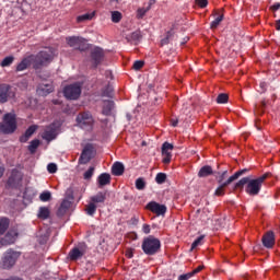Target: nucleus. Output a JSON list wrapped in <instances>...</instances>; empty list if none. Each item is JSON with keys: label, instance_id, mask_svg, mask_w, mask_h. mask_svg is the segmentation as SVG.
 <instances>
[{"label": "nucleus", "instance_id": "nucleus-1", "mask_svg": "<svg viewBox=\"0 0 280 280\" xmlns=\"http://www.w3.org/2000/svg\"><path fill=\"white\" fill-rule=\"evenodd\" d=\"M272 176V173H265L261 176L257 178H253L250 176L241 178L235 184V189H244L248 196H259V192L261 191V187H264V183H266L267 178H270Z\"/></svg>", "mask_w": 280, "mask_h": 280}, {"label": "nucleus", "instance_id": "nucleus-2", "mask_svg": "<svg viewBox=\"0 0 280 280\" xmlns=\"http://www.w3.org/2000/svg\"><path fill=\"white\" fill-rule=\"evenodd\" d=\"M142 250L144 255H156L161 250V241L153 235L145 237L142 242Z\"/></svg>", "mask_w": 280, "mask_h": 280}, {"label": "nucleus", "instance_id": "nucleus-3", "mask_svg": "<svg viewBox=\"0 0 280 280\" xmlns=\"http://www.w3.org/2000/svg\"><path fill=\"white\" fill-rule=\"evenodd\" d=\"M54 60V52L51 50H42L37 55H33V67L40 69L46 65H49Z\"/></svg>", "mask_w": 280, "mask_h": 280}, {"label": "nucleus", "instance_id": "nucleus-4", "mask_svg": "<svg viewBox=\"0 0 280 280\" xmlns=\"http://www.w3.org/2000/svg\"><path fill=\"white\" fill-rule=\"evenodd\" d=\"M16 131V116L14 114H5L3 122H0V132L2 135H13Z\"/></svg>", "mask_w": 280, "mask_h": 280}, {"label": "nucleus", "instance_id": "nucleus-5", "mask_svg": "<svg viewBox=\"0 0 280 280\" xmlns=\"http://www.w3.org/2000/svg\"><path fill=\"white\" fill-rule=\"evenodd\" d=\"M80 95H82V83L80 82L66 85L63 89V97L66 100H80Z\"/></svg>", "mask_w": 280, "mask_h": 280}, {"label": "nucleus", "instance_id": "nucleus-6", "mask_svg": "<svg viewBox=\"0 0 280 280\" xmlns=\"http://www.w3.org/2000/svg\"><path fill=\"white\" fill-rule=\"evenodd\" d=\"M77 124L83 130H93V124H95V120L93 119V115H91V113L84 112L77 116Z\"/></svg>", "mask_w": 280, "mask_h": 280}, {"label": "nucleus", "instance_id": "nucleus-7", "mask_svg": "<svg viewBox=\"0 0 280 280\" xmlns=\"http://www.w3.org/2000/svg\"><path fill=\"white\" fill-rule=\"evenodd\" d=\"M94 153L95 148L93 147V144H85L78 161L79 165H86V163H89L93 159Z\"/></svg>", "mask_w": 280, "mask_h": 280}, {"label": "nucleus", "instance_id": "nucleus-8", "mask_svg": "<svg viewBox=\"0 0 280 280\" xmlns=\"http://www.w3.org/2000/svg\"><path fill=\"white\" fill-rule=\"evenodd\" d=\"M16 259H19V253L8 250L2 258V268L9 270V268H12L16 264Z\"/></svg>", "mask_w": 280, "mask_h": 280}, {"label": "nucleus", "instance_id": "nucleus-9", "mask_svg": "<svg viewBox=\"0 0 280 280\" xmlns=\"http://www.w3.org/2000/svg\"><path fill=\"white\" fill-rule=\"evenodd\" d=\"M145 209H148V211H151V213H155V215H165V213H167V207L156 201L149 202L145 206Z\"/></svg>", "mask_w": 280, "mask_h": 280}, {"label": "nucleus", "instance_id": "nucleus-10", "mask_svg": "<svg viewBox=\"0 0 280 280\" xmlns=\"http://www.w3.org/2000/svg\"><path fill=\"white\" fill-rule=\"evenodd\" d=\"M9 97H14L12 86L5 83L0 84V104H5Z\"/></svg>", "mask_w": 280, "mask_h": 280}, {"label": "nucleus", "instance_id": "nucleus-11", "mask_svg": "<svg viewBox=\"0 0 280 280\" xmlns=\"http://www.w3.org/2000/svg\"><path fill=\"white\" fill-rule=\"evenodd\" d=\"M67 44L69 47H73V49H78L82 51L84 49V38L80 36H70L66 38Z\"/></svg>", "mask_w": 280, "mask_h": 280}, {"label": "nucleus", "instance_id": "nucleus-12", "mask_svg": "<svg viewBox=\"0 0 280 280\" xmlns=\"http://www.w3.org/2000/svg\"><path fill=\"white\" fill-rule=\"evenodd\" d=\"M58 137V128H56V126L54 124H51L50 126H48L42 138L45 140V141H48V143L50 141H54V139H56Z\"/></svg>", "mask_w": 280, "mask_h": 280}, {"label": "nucleus", "instance_id": "nucleus-13", "mask_svg": "<svg viewBox=\"0 0 280 280\" xmlns=\"http://www.w3.org/2000/svg\"><path fill=\"white\" fill-rule=\"evenodd\" d=\"M19 183H21V175L16 170H13L7 180V187L8 189H16V187H19Z\"/></svg>", "mask_w": 280, "mask_h": 280}, {"label": "nucleus", "instance_id": "nucleus-14", "mask_svg": "<svg viewBox=\"0 0 280 280\" xmlns=\"http://www.w3.org/2000/svg\"><path fill=\"white\" fill-rule=\"evenodd\" d=\"M84 255H86V249L83 247H73L68 254V258L70 261H78V259H82Z\"/></svg>", "mask_w": 280, "mask_h": 280}, {"label": "nucleus", "instance_id": "nucleus-15", "mask_svg": "<svg viewBox=\"0 0 280 280\" xmlns=\"http://www.w3.org/2000/svg\"><path fill=\"white\" fill-rule=\"evenodd\" d=\"M91 59L95 68L98 65H102V60H104V50L102 48H94L91 52Z\"/></svg>", "mask_w": 280, "mask_h": 280}, {"label": "nucleus", "instance_id": "nucleus-16", "mask_svg": "<svg viewBox=\"0 0 280 280\" xmlns=\"http://www.w3.org/2000/svg\"><path fill=\"white\" fill-rule=\"evenodd\" d=\"M34 55L27 56L21 60L20 63H18L15 71H25L26 69H30L32 65H34Z\"/></svg>", "mask_w": 280, "mask_h": 280}, {"label": "nucleus", "instance_id": "nucleus-17", "mask_svg": "<svg viewBox=\"0 0 280 280\" xmlns=\"http://www.w3.org/2000/svg\"><path fill=\"white\" fill-rule=\"evenodd\" d=\"M38 130V126L37 125H32L30 126L24 135H22L20 137V143H27L30 141V139H32V136L34 135V132H36Z\"/></svg>", "mask_w": 280, "mask_h": 280}, {"label": "nucleus", "instance_id": "nucleus-18", "mask_svg": "<svg viewBox=\"0 0 280 280\" xmlns=\"http://www.w3.org/2000/svg\"><path fill=\"white\" fill-rule=\"evenodd\" d=\"M72 202H73L72 195L63 199L58 209V215H65V213H67V211H69V209L71 208Z\"/></svg>", "mask_w": 280, "mask_h": 280}, {"label": "nucleus", "instance_id": "nucleus-19", "mask_svg": "<svg viewBox=\"0 0 280 280\" xmlns=\"http://www.w3.org/2000/svg\"><path fill=\"white\" fill-rule=\"evenodd\" d=\"M224 9L214 11V16H217L211 23H210V28L211 30H218L222 21H224Z\"/></svg>", "mask_w": 280, "mask_h": 280}, {"label": "nucleus", "instance_id": "nucleus-20", "mask_svg": "<svg viewBox=\"0 0 280 280\" xmlns=\"http://www.w3.org/2000/svg\"><path fill=\"white\" fill-rule=\"evenodd\" d=\"M262 246H265V248H272V246H275V232L268 231L262 236Z\"/></svg>", "mask_w": 280, "mask_h": 280}, {"label": "nucleus", "instance_id": "nucleus-21", "mask_svg": "<svg viewBox=\"0 0 280 280\" xmlns=\"http://www.w3.org/2000/svg\"><path fill=\"white\" fill-rule=\"evenodd\" d=\"M37 93L38 95H42V97H46L49 93H54V85H51V83H42L37 86Z\"/></svg>", "mask_w": 280, "mask_h": 280}, {"label": "nucleus", "instance_id": "nucleus-22", "mask_svg": "<svg viewBox=\"0 0 280 280\" xmlns=\"http://www.w3.org/2000/svg\"><path fill=\"white\" fill-rule=\"evenodd\" d=\"M114 108H115L114 101H104L102 114L105 115L106 117H110V115H113Z\"/></svg>", "mask_w": 280, "mask_h": 280}, {"label": "nucleus", "instance_id": "nucleus-23", "mask_svg": "<svg viewBox=\"0 0 280 280\" xmlns=\"http://www.w3.org/2000/svg\"><path fill=\"white\" fill-rule=\"evenodd\" d=\"M124 172H126V167L121 162H115L112 166L113 176H122Z\"/></svg>", "mask_w": 280, "mask_h": 280}, {"label": "nucleus", "instance_id": "nucleus-24", "mask_svg": "<svg viewBox=\"0 0 280 280\" xmlns=\"http://www.w3.org/2000/svg\"><path fill=\"white\" fill-rule=\"evenodd\" d=\"M98 187H106V185H110V174L103 173L97 177Z\"/></svg>", "mask_w": 280, "mask_h": 280}, {"label": "nucleus", "instance_id": "nucleus-25", "mask_svg": "<svg viewBox=\"0 0 280 280\" xmlns=\"http://www.w3.org/2000/svg\"><path fill=\"white\" fill-rule=\"evenodd\" d=\"M141 38H143V35H141V31H135L130 35L127 36V40L129 43H141Z\"/></svg>", "mask_w": 280, "mask_h": 280}, {"label": "nucleus", "instance_id": "nucleus-26", "mask_svg": "<svg viewBox=\"0 0 280 280\" xmlns=\"http://www.w3.org/2000/svg\"><path fill=\"white\" fill-rule=\"evenodd\" d=\"M212 174H213V168L209 165H205L199 170L198 177L207 178V176H212Z\"/></svg>", "mask_w": 280, "mask_h": 280}, {"label": "nucleus", "instance_id": "nucleus-27", "mask_svg": "<svg viewBox=\"0 0 280 280\" xmlns=\"http://www.w3.org/2000/svg\"><path fill=\"white\" fill-rule=\"evenodd\" d=\"M91 202L94 205H100L106 202V192H97L96 195L91 197Z\"/></svg>", "mask_w": 280, "mask_h": 280}, {"label": "nucleus", "instance_id": "nucleus-28", "mask_svg": "<svg viewBox=\"0 0 280 280\" xmlns=\"http://www.w3.org/2000/svg\"><path fill=\"white\" fill-rule=\"evenodd\" d=\"M50 214L51 211H49V208L40 207L37 213V218H39V220H47Z\"/></svg>", "mask_w": 280, "mask_h": 280}, {"label": "nucleus", "instance_id": "nucleus-29", "mask_svg": "<svg viewBox=\"0 0 280 280\" xmlns=\"http://www.w3.org/2000/svg\"><path fill=\"white\" fill-rule=\"evenodd\" d=\"M10 228V219L3 217L0 219V235H3Z\"/></svg>", "mask_w": 280, "mask_h": 280}, {"label": "nucleus", "instance_id": "nucleus-30", "mask_svg": "<svg viewBox=\"0 0 280 280\" xmlns=\"http://www.w3.org/2000/svg\"><path fill=\"white\" fill-rule=\"evenodd\" d=\"M248 172H250V168H243V170L237 171L235 174H233L232 176L229 177L228 183H233V180H237V178H240V176H244V174H248Z\"/></svg>", "mask_w": 280, "mask_h": 280}, {"label": "nucleus", "instance_id": "nucleus-31", "mask_svg": "<svg viewBox=\"0 0 280 280\" xmlns=\"http://www.w3.org/2000/svg\"><path fill=\"white\" fill-rule=\"evenodd\" d=\"M14 236L12 234L8 233L4 235V237L1 238L0 243L2 246H10V244H14Z\"/></svg>", "mask_w": 280, "mask_h": 280}, {"label": "nucleus", "instance_id": "nucleus-32", "mask_svg": "<svg viewBox=\"0 0 280 280\" xmlns=\"http://www.w3.org/2000/svg\"><path fill=\"white\" fill-rule=\"evenodd\" d=\"M96 211H97V206L92 201L85 208L86 214L91 217H94Z\"/></svg>", "mask_w": 280, "mask_h": 280}, {"label": "nucleus", "instance_id": "nucleus-33", "mask_svg": "<svg viewBox=\"0 0 280 280\" xmlns=\"http://www.w3.org/2000/svg\"><path fill=\"white\" fill-rule=\"evenodd\" d=\"M39 145H40V140H38V139L32 140L28 145V152H31V154H34L36 152V150H38Z\"/></svg>", "mask_w": 280, "mask_h": 280}, {"label": "nucleus", "instance_id": "nucleus-34", "mask_svg": "<svg viewBox=\"0 0 280 280\" xmlns=\"http://www.w3.org/2000/svg\"><path fill=\"white\" fill-rule=\"evenodd\" d=\"M229 185H231V183H229V178L226 182H224L223 184H220V186L215 189V196H224V188L229 187Z\"/></svg>", "mask_w": 280, "mask_h": 280}, {"label": "nucleus", "instance_id": "nucleus-35", "mask_svg": "<svg viewBox=\"0 0 280 280\" xmlns=\"http://www.w3.org/2000/svg\"><path fill=\"white\" fill-rule=\"evenodd\" d=\"M162 155L164 156L163 158V163L165 165L172 163V152L171 151H167V150H162Z\"/></svg>", "mask_w": 280, "mask_h": 280}, {"label": "nucleus", "instance_id": "nucleus-36", "mask_svg": "<svg viewBox=\"0 0 280 280\" xmlns=\"http://www.w3.org/2000/svg\"><path fill=\"white\" fill-rule=\"evenodd\" d=\"M173 37H174V31H168L166 33L165 38L161 40V46L163 47V45H170V40H172Z\"/></svg>", "mask_w": 280, "mask_h": 280}, {"label": "nucleus", "instance_id": "nucleus-37", "mask_svg": "<svg viewBox=\"0 0 280 280\" xmlns=\"http://www.w3.org/2000/svg\"><path fill=\"white\" fill-rule=\"evenodd\" d=\"M136 189H138V191L145 189V179H143V177L136 179Z\"/></svg>", "mask_w": 280, "mask_h": 280}, {"label": "nucleus", "instance_id": "nucleus-38", "mask_svg": "<svg viewBox=\"0 0 280 280\" xmlns=\"http://www.w3.org/2000/svg\"><path fill=\"white\" fill-rule=\"evenodd\" d=\"M102 96L103 97H113V86L108 84L105 86L102 91Z\"/></svg>", "mask_w": 280, "mask_h": 280}, {"label": "nucleus", "instance_id": "nucleus-39", "mask_svg": "<svg viewBox=\"0 0 280 280\" xmlns=\"http://www.w3.org/2000/svg\"><path fill=\"white\" fill-rule=\"evenodd\" d=\"M165 180H167V175L165 173H158L155 176V183H158V185H163V183H165Z\"/></svg>", "mask_w": 280, "mask_h": 280}, {"label": "nucleus", "instance_id": "nucleus-40", "mask_svg": "<svg viewBox=\"0 0 280 280\" xmlns=\"http://www.w3.org/2000/svg\"><path fill=\"white\" fill-rule=\"evenodd\" d=\"M203 240H205V235H200L199 237H197L192 242L190 250H194V249L198 248V246H202V241Z\"/></svg>", "mask_w": 280, "mask_h": 280}, {"label": "nucleus", "instance_id": "nucleus-41", "mask_svg": "<svg viewBox=\"0 0 280 280\" xmlns=\"http://www.w3.org/2000/svg\"><path fill=\"white\" fill-rule=\"evenodd\" d=\"M12 62H14V56H8L0 62V67H10Z\"/></svg>", "mask_w": 280, "mask_h": 280}, {"label": "nucleus", "instance_id": "nucleus-42", "mask_svg": "<svg viewBox=\"0 0 280 280\" xmlns=\"http://www.w3.org/2000/svg\"><path fill=\"white\" fill-rule=\"evenodd\" d=\"M229 102V94L221 93L217 97V104H226Z\"/></svg>", "mask_w": 280, "mask_h": 280}, {"label": "nucleus", "instance_id": "nucleus-43", "mask_svg": "<svg viewBox=\"0 0 280 280\" xmlns=\"http://www.w3.org/2000/svg\"><path fill=\"white\" fill-rule=\"evenodd\" d=\"M122 19L121 12L119 11H113L112 12V22L113 23H119Z\"/></svg>", "mask_w": 280, "mask_h": 280}, {"label": "nucleus", "instance_id": "nucleus-44", "mask_svg": "<svg viewBox=\"0 0 280 280\" xmlns=\"http://www.w3.org/2000/svg\"><path fill=\"white\" fill-rule=\"evenodd\" d=\"M93 174H95V166H90L89 170L84 173L83 178L85 180H90V178H93Z\"/></svg>", "mask_w": 280, "mask_h": 280}, {"label": "nucleus", "instance_id": "nucleus-45", "mask_svg": "<svg viewBox=\"0 0 280 280\" xmlns=\"http://www.w3.org/2000/svg\"><path fill=\"white\" fill-rule=\"evenodd\" d=\"M39 200L42 202H49L51 200V192L50 191H44L39 195Z\"/></svg>", "mask_w": 280, "mask_h": 280}, {"label": "nucleus", "instance_id": "nucleus-46", "mask_svg": "<svg viewBox=\"0 0 280 280\" xmlns=\"http://www.w3.org/2000/svg\"><path fill=\"white\" fill-rule=\"evenodd\" d=\"M91 19H93V14L85 13V14H83V15H79V16L77 18V21H78V23H82V22H84V21H91Z\"/></svg>", "mask_w": 280, "mask_h": 280}, {"label": "nucleus", "instance_id": "nucleus-47", "mask_svg": "<svg viewBox=\"0 0 280 280\" xmlns=\"http://www.w3.org/2000/svg\"><path fill=\"white\" fill-rule=\"evenodd\" d=\"M47 171L49 172V174H56V172H58V165H56L55 163H49L47 165Z\"/></svg>", "mask_w": 280, "mask_h": 280}, {"label": "nucleus", "instance_id": "nucleus-48", "mask_svg": "<svg viewBox=\"0 0 280 280\" xmlns=\"http://www.w3.org/2000/svg\"><path fill=\"white\" fill-rule=\"evenodd\" d=\"M143 65H145V62L142 60H137L133 62L132 69H135V71H139L140 69H143Z\"/></svg>", "mask_w": 280, "mask_h": 280}, {"label": "nucleus", "instance_id": "nucleus-49", "mask_svg": "<svg viewBox=\"0 0 280 280\" xmlns=\"http://www.w3.org/2000/svg\"><path fill=\"white\" fill-rule=\"evenodd\" d=\"M226 174H229V171H223L222 174L218 173V183L219 185H222L224 182V178L226 177Z\"/></svg>", "mask_w": 280, "mask_h": 280}, {"label": "nucleus", "instance_id": "nucleus-50", "mask_svg": "<svg viewBox=\"0 0 280 280\" xmlns=\"http://www.w3.org/2000/svg\"><path fill=\"white\" fill-rule=\"evenodd\" d=\"M162 150L165 152L166 151H170L172 152L174 150V144L170 143V142H164L162 144Z\"/></svg>", "mask_w": 280, "mask_h": 280}, {"label": "nucleus", "instance_id": "nucleus-51", "mask_svg": "<svg viewBox=\"0 0 280 280\" xmlns=\"http://www.w3.org/2000/svg\"><path fill=\"white\" fill-rule=\"evenodd\" d=\"M195 3L199 8H207V5H209V0H195Z\"/></svg>", "mask_w": 280, "mask_h": 280}, {"label": "nucleus", "instance_id": "nucleus-52", "mask_svg": "<svg viewBox=\"0 0 280 280\" xmlns=\"http://www.w3.org/2000/svg\"><path fill=\"white\" fill-rule=\"evenodd\" d=\"M39 244H47L49 242V234H44L38 237Z\"/></svg>", "mask_w": 280, "mask_h": 280}, {"label": "nucleus", "instance_id": "nucleus-53", "mask_svg": "<svg viewBox=\"0 0 280 280\" xmlns=\"http://www.w3.org/2000/svg\"><path fill=\"white\" fill-rule=\"evenodd\" d=\"M264 108H266V101H261V103H260L259 106L256 105V110H257V113H259L260 115H262Z\"/></svg>", "mask_w": 280, "mask_h": 280}, {"label": "nucleus", "instance_id": "nucleus-54", "mask_svg": "<svg viewBox=\"0 0 280 280\" xmlns=\"http://www.w3.org/2000/svg\"><path fill=\"white\" fill-rule=\"evenodd\" d=\"M194 277L192 272L184 273L178 277V280H190Z\"/></svg>", "mask_w": 280, "mask_h": 280}, {"label": "nucleus", "instance_id": "nucleus-55", "mask_svg": "<svg viewBox=\"0 0 280 280\" xmlns=\"http://www.w3.org/2000/svg\"><path fill=\"white\" fill-rule=\"evenodd\" d=\"M269 10L271 12H278V10H280V2L273 3L271 7H269Z\"/></svg>", "mask_w": 280, "mask_h": 280}, {"label": "nucleus", "instance_id": "nucleus-56", "mask_svg": "<svg viewBox=\"0 0 280 280\" xmlns=\"http://www.w3.org/2000/svg\"><path fill=\"white\" fill-rule=\"evenodd\" d=\"M142 231H143V233H144L145 235H150V231H151L150 224H143V225H142Z\"/></svg>", "mask_w": 280, "mask_h": 280}, {"label": "nucleus", "instance_id": "nucleus-57", "mask_svg": "<svg viewBox=\"0 0 280 280\" xmlns=\"http://www.w3.org/2000/svg\"><path fill=\"white\" fill-rule=\"evenodd\" d=\"M259 86H260L262 93H265L266 89H268V83L262 81V82H260Z\"/></svg>", "mask_w": 280, "mask_h": 280}, {"label": "nucleus", "instance_id": "nucleus-58", "mask_svg": "<svg viewBox=\"0 0 280 280\" xmlns=\"http://www.w3.org/2000/svg\"><path fill=\"white\" fill-rule=\"evenodd\" d=\"M202 266H199V267H197L195 270H192L191 272H192V276L194 275H198V272H200L201 270H202Z\"/></svg>", "mask_w": 280, "mask_h": 280}, {"label": "nucleus", "instance_id": "nucleus-59", "mask_svg": "<svg viewBox=\"0 0 280 280\" xmlns=\"http://www.w3.org/2000/svg\"><path fill=\"white\" fill-rule=\"evenodd\" d=\"M3 174H5V167L0 166V178H3Z\"/></svg>", "mask_w": 280, "mask_h": 280}, {"label": "nucleus", "instance_id": "nucleus-60", "mask_svg": "<svg viewBox=\"0 0 280 280\" xmlns=\"http://www.w3.org/2000/svg\"><path fill=\"white\" fill-rule=\"evenodd\" d=\"M275 27H276L277 32H280V20L276 21Z\"/></svg>", "mask_w": 280, "mask_h": 280}, {"label": "nucleus", "instance_id": "nucleus-61", "mask_svg": "<svg viewBox=\"0 0 280 280\" xmlns=\"http://www.w3.org/2000/svg\"><path fill=\"white\" fill-rule=\"evenodd\" d=\"M52 104L55 105V106H60V104H62V102H60V100H52Z\"/></svg>", "mask_w": 280, "mask_h": 280}, {"label": "nucleus", "instance_id": "nucleus-62", "mask_svg": "<svg viewBox=\"0 0 280 280\" xmlns=\"http://www.w3.org/2000/svg\"><path fill=\"white\" fill-rule=\"evenodd\" d=\"M126 257H128L129 259H132V257H133L132 252H128V253L126 254Z\"/></svg>", "mask_w": 280, "mask_h": 280}, {"label": "nucleus", "instance_id": "nucleus-63", "mask_svg": "<svg viewBox=\"0 0 280 280\" xmlns=\"http://www.w3.org/2000/svg\"><path fill=\"white\" fill-rule=\"evenodd\" d=\"M172 126L176 128V126H178V120H172Z\"/></svg>", "mask_w": 280, "mask_h": 280}, {"label": "nucleus", "instance_id": "nucleus-64", "mask_svg": "<svg viewBox=\"0 0 280 280\" xmlns=\"http://www.w3.org/2000/svg\"><path fill=\"white\" fill-rule=\"evenodd\" d=\"M0 115H1V110H0Z\"/></svg>", "mask_w": 280, "mask_h": 280}]
</instances>
